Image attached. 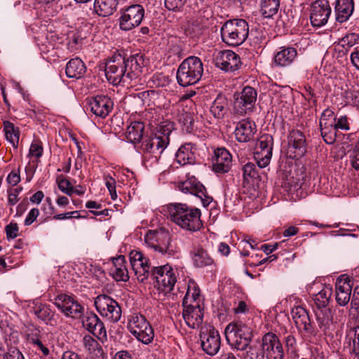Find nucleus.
Segmentation results:
<instances>
[{"instance_id":"obj_1","label":"nucleus","mask_w":359,"mask_h":359,"mask_svg":"<svg viewBox=\"0 0 359 359\" xmlns=\"http://www.w3.org/2000/svg\"><path fill=\"white\" fill-rule=\"evenodd\" d=\"M144 66L142 55L136 54L126 57L121 53H115L106 63L105 75L113 85L121 82L130 83L142 76Z\"/></svg>"},{"instance_id":"obj_2","label":"nucleus","mask_w":359,"mask_h":359,"mask_svg":"<svg viewBox=\"0 0 359 359\" xmlns=\"http://www.w3.org/2000/svg\"><path fill=\"white\" fill-rule=\"evenodd\" d=\"M165 211L172 222L184 230L194 232L203 226L201 212L198 208L186 203H174L167 205Z\"/></svg>"},{"instance_id":"obj_3","label":"nucleus","mask_w":359,"mask_h":359,"mask_svg":"<svg viewBox=\"0 0 359 359\" xmlns=\"http://www.w3.org/2000/svg\"><path fill=\"white\" fill-rule=\"evenodd\" d=\"M173 125L163 123L158 128L154 136L147 138L142 143V149L146 158H151L152 163H156L170 142Z\"/></svg>"},{"instance_id":"obj_4","label":"nucleus","mask_w":359,"mask_h":359,"mask_svg":"<svg viewBox=\"0 0 359 359\" xmlns=\"http://www.w3.org/2000/svg\"><path fill=\"white\" fill-rule=\"evenodd\" d=\"M222 40L229 46L243 44L249 34V25L243 19L226 20L220 28Z\"/></svg>"},{"instance_id":"obj_5","label":"nucleus","mask_w":359,"mask_h":359,"mask_svg":"<svg viewBox=\"0 0 359 359\" xmlns=\"http://www.w3.org/2000/svg\"><path fill=\"white\" fill-rule=\"evenodd\" d=\"M203 66L201 59L190 56L184 60L177 72V83L184 87L198 83L202 77Z\"/></svg>"},{"instance_id":"obj_6","label":"nucleus","mask_w":359,"mask_h":359,"mask_svg":"<svg viewBox=\"0 0 359 359\" xmlns=\"http://www.w3.org/2000/svg\"><path fill=\"white\" fill-rule=\"evenodd\" d=\"M316 323L320 332L325 335H330L336 330L338 324H344L346 318L344 309H316Z\"/></svg>"},{"instance_id":"obj_7","label":"nucleus","mask_w":359,"mask_h":359,"mask_svg":"<svg viewBox=\"0 0 359 359\" xmlns=\"http://www.w3.org/2000/svg\"><path fill=\"white\" fill-rule=\"evenodd\" d=\"M252 337V328L241 321L231 323L225 328V337L228 344L238 350L246 349Z\"/></svg>"},{"instance_id":"obj_8","label":"nucleus","mask_w":359,"mask_h":359,"mask_svg":"<svg viewBox=\"0 0 359 359\" xmlns=\"http://www.w3.org/2000/svg\"><path fill=\"white\" fill-rule=\"evenodd\" d=\"M144 241L154 251L167 257H173L177 252L171 245L170 235L165 229L149 231L144 236Z\"/></svg>"},{"instance_id":"obj_9","label":"nucleus","mask_w":359,"mask_h":359,"mask_svg":"<svg viewBox=\"0 0 359 359\" xmlns=\"http://www.w3.org/2000/svg\"><path fill=\"white\" fill-rule=\"evenodd\" d=\"M128 329L138 341L144 344H150L154 339V330L143 315H131L128 319Z\"/></svg>"},{"instance_id":"obj_10","label":"nucleus","mask_w":359,"mask_h":359,"mask_svg":"<svg viewBox=\"0 0 359 359\" xmlns=\"http://www.w3.org/2000/svg\"><path fill=\"white\" fill-rule=\"evenodd\" d=\"M97 312L110 323H117L122 315L119 304L107 294H100L94 302Z\"/></svg>"},{"instance_id":"obj_11","label":"nucleus","mask_w":359,"mask_h":359,"mask_svg":"<svg viewBox=\"0 0 359 359\" xmlns=\"http://www.w3.org/2000/svg\"><path fill=\"white\" fill-rule=\"evenodd\" d=\"M151 278L156 281L157 288L165 293L173 290L177 281L175 272L169 264L153 266Z\"/></svg>"},{"instance_id":"obj_12","label":"nucleus","mask_w":359,"mask_h":359,"mask_svg":"<svg viewBox=\"0 0 359 359\" xmlns=\"http://www.w3.org/2000/svg\"><path fill=\"white\" fill-rule=\"evenodd\" d=\"M144 16V9L140 4H133L122 10L119 18L121 29L129 31L139 26Z\"/></svg>"},{"instance_id":"obj_13","label":"nucleus","mask_w":359,"mask_h":359,"mask_svg":"<svg viewBox=\"0 0 359 359\" xmlns=\"http://www.w3.org/2000/svg\"><path fill=\"white\" fill-rule=\"evenodd\" d=\"M190 302V291L187 292L183 299V318L187 325L191 328H196L203 323V313L200 304Z\"/></svg>"},{"instance_id":"obj_14","label":"nucleus","mask_w":359,"mask_h":359,"mask_svg":"<svg viewBox=\"0 0 359 359\" xmlns=\"http://www.w3.org/2000/svg\"><path fill=\"white\" fill-rule=\"evenodd\" d=\"M130 262L133 271H134L137 280L144 283L149 277H151L152 267L148 258L137 250H133L130 253Z\"/></svg>"},{"instance_id":"obj_15","label":"nucleus","mask_w":359,"mask_h":359,"mask_svg":"<svg viewBox=\"0 0 359 359\" xmlns=\"http://www.w3.org/2000/svg\"><path fill=\"white\" fill-rule=\"evenodd\" d=\"M201 347L210 355H215L220 348V336L219 332L212 326L201 328L200 333Z\"/></svg>"},{"instance_id":"obj_16","label":"nucleus","mask_w":359,"mask_h":359,"mask_svg":"<svg viewBox=\"0 0 359 359\" xmlns=\"http://www.w3.org/2000/svg\"><path fill=\"white\" fill-rule=\"evenodd\" d=\"M55 305L67 317L79 319L83 316L84 308L67 294L57 295L55 299Z\"/></svg>"},{"instance_id":"obj_17","label":"nucleus","mask_w":359,"mask_h":359,"mask_svg":"<svg viewBox=\"0 0 359 359\" xmlns=\"http://www.w3.org/2000/svg\"><path fill=\"white\" fill-rule=\"evenodd\" d=\"M273 137L269 134L262 135L258 140L255 159L259 168L266 167L271 161L273 150Z\"/></svg>"},{"instance_id":"obj_18","label":"nucleus","mask_w":359,"mask_h":359,"mask_svg":"<svg viewBox=\"0 0 359 359\" xmlns=\"http://www.w3.org/2000/svg\"><path fill=\"white\" fill-rule=\"evenodd\" d=\"M266 359H284L285 352L278 337L273 333L265 334L262 339V345Z\"/></svg>"},{"instance_id":"obj_19","label":"nucleus","mask_w":359,"mask_h":359,"mask_svg":"<svg viewBox=\"0 0 359 359\" xmlns=\"http://www.w3.org/2000/svg\"><path fill=\"white\" fill-rule=\"evenodd\" d=\"M256 100V90L252 87L245 86L240 93L235 95L234 109L238 114H246L252 110Z\"/></svg>"},{"instance_id":"obj_20","label":"nucleus","mask_w":359,"mask_h":359,"mask_svg":"<svg viewBox=\"0 0 359 359\" xmlns=\"http://www.w3.org/2000/svg\"><path fill=\"white\" fill-rule=\"evenodd\" d=\"M215 62L217 67L226 72L238 70L242 64L239 55L231 50L219 51Z\"/></svg>"},{"instance_id":"obj_21","label":"nucleus","mask_w":359,"mask_h":359,"mask_svg":"<svg viewBox=\"0 0 359 359\" xmlns=\"http://www.w3.org/2000/svg\"><path fill=\"white\" fill-rule=\"evenodd\" d=\"M331 14V8L327 0H316L311 8L310 19L313 27L325 25Z\"/></svg>"},{"instance_id":"obj_22","label":"nucleus","mask_w":359,"mask_h":359,"mask_svg":"<svg viewBox=\"0 0 359 359\" xmlns=\"http://www.w3.org/2000/svg\"><path fill=\"white\" fill-rule=\"evenodd\" d=\"M335 121L333 111L330 109L323 111L320 119V128L321 135L328 144H331L335 141Z\"/></svg>"},{"instance_id":"obj_23","label":"nucleus","mask_w":359,"mask_h":359,"mask_svg":"<svg viewBox=\"0 0 359 359\" xmlns=\"http://www.w3.org/2000/svg\"><path fill=\"white\" fill-rule=\"evenodd\" d=\"M179 189L184 193H190L198 196L204 207L208 206L212 201V198L208 195L205 187L195 178L182 182Z\"/></svg>"},{"instance_id":"obj_24","label":"nucleus","mask_w":359,"mask_h":359,"mask_svg":"<svg viewBox=\"0 0 359 359\" xmlns=\"http://www.w3.org/2000/svg\"><path fill=\"white\" fill-rule=\"evenodd\" d=\"M83 326L101 341L107 339V330L104 323L93 312H87L82 320Z\"/></svg>"},{"instance_id":"obj_25","label":"nucleus","mask_w":359,"mask_h":359,"mask_svg":"<svg viewBox=\"0 0 359 359\" xmlns=\"http://www.w3.org/2000/svg\"><path fill=\"white\" fill-rule=\"evenodd\" d=\"M88 106L95 115L104 118L111 111L114 103L108 96L97 95L89 100Z\"/></svg>"},{"instance_id":"obj_26","label":"nucleus","mask_w":359,"mask_h":359,"mask_svg":"<svg viewBox=\"0 0 359 359\" xmlns=\"http://www.w3.org/2000/svg\"><path fill=\"white\" fill-rule=\"evenodd\" d=\"M212 170L215 172L226 173L229 171L232 165L230 153L224 148H218L215 151L212 159Z\"/></svg>"},{"instance_id":"obj_27","label":"nucleus","mask_w":359,"mask_h":359,"mask_svg":"<svg viewBox=\"0 0 359 359\" xmlns=\"http://www.w3.org/2000/svg\"><path fill=\"white\" fill-rule=\"evenodd\" d=\"M256 132L257 126L255 123L249 119H243L237 123L234 134L238 142H248L253 140Z\"/></svg>"},{"instance_id":"obj_28","label":"nucleus","mask_w":359,"mask_h":359,"mask_svg":"<svg viewBox=\"0 0 359 359\" xmlns=\"http://www.w3.org/2000/svg\"><path fill=\"white\" fill-rule=\"evenodd\" d=\"M288 147L294 157H302L306 151L304 135L300 130H292L288 135Z\"/></svg>"},{"instance_id":"obj_29","label":"nucleus","mask_w":359,"mask_h":359,"mask_svg":"<svg viewBox=\"0 0 359 359\" xmlns=\"http://www.w3.org/2000/svg\"><path fill=\"white\" fill-rule=\"evenodd\" d=\"M297 50L292 46H281L274 55L273 62L280 67L290 66L297 57Z\"/></svg>"},{"instance_id":"obj_30","label":"nucleus","mask_w":359,"mask_h":359,"mask_svg":"<svg viewBox=\"0 0 359 359\" xmlns=\"http://www.w3.org/2000/svg\"><path fill=\"white\" fill-rule=\"evenodd\" d=\"M197 148L195 144L187 143L177 150L175 158L181 165H194L196 162Z\"/></svg>"},{"instance_id":"obj_31","label":"nucleus","mask_w":359,"mask_h":359,"mask_svg":"<svg viewBox=\"0 0 359 359\" xmlns=\"http://www.w3.org/2000/svg\"><path fill=\"white\" fill-rule=\"evenodd\" d=\"M335 290L337 304L340 306L346 305L350 301L351 294V285L348 278H339L336 282Z\"/></svg>"},{"instance_id":"obj_32","label":"nucleus","mask_w":359,"mask_h":359,"mask_svg":"<svg viewBox=\"0 0 359 359\" xmlns=\"http://www.w3.org/2000/svg\"><path fill=\"white\" fill-rule=\"evenodd\" d=\"M190 256L195 267L203 268L214 265V259L202 246L193 247L190 251Z\"/></svg>"},{"instance_id":"obj_33","label":"nucleus","mask_w":359,"mask_h":359,"mask_svg":"<svg viewBox=\"0 0 359 359\" xmlns=\"http://www.w3.org/2000/svg\"><path fill=\"white\" fill-rule=\"evenodd\" d=\"M292 319L297 327L307 332H312V326L307 311L302 306H296L291 311Z\"/></svg>"},{"instance_id":"obj_34","label":"nucleus","mask_w":359,"mask_h":359,"mask_svg":"<svg viewBox=\"0 0 359 359\" xmlns=\"http://www.w3.org/2000/svg\"><path fill=\"white\" fill-rule=\"evenodd\" d=\"M354 10L353 0H337L335 6L336 20L342 23L349 19Z\"/></svg>"},{"instance_id":"obj_35","label":"nucleus","mask_w":359,"mask_h":359,"mask_svg":"<svg viewBox=\"0 0 359 359\" xmlns=\"http://www.w3.org/2000/svg\"><path fill=\"white\" fill-rule=\"evenodd\" d=\"M124 256H119L114 260L110 274L116 281L126 282L129 280L128 271L125 265Z\"/></svg>"},{"instance_id":"obj_36","label":"nucleus","mask_w":359,"mask_h":359,"mask_svg":"<svg viewBox=\"0 0 359 359\" xmlns=\"http://www.w3.org/2000/svg\"><path fill=\"white\" fill-rule=\"evenodd\" d=\"M83 345L88 353L95 359H104L106 358L102 347L91 336L86 335L83 337Z\"/></svg>"},{"instance_id":"obj_37","label":"nucleus","mask_w":359,"mask_h":359,"mask_svg":"<svg viewBox=\"0 0 359 359\" xmlns=\"http://www.w3.org/2000/svg\"><path fill=\"white\" fill-rule=\"evenodd\" d=\"M86 66L79 58L70 60L66 65V74L69 78L79 79L86 72Z\"/></svg>"},{"instance_id":"obj_38","label":"nucleus","mask_w":359,"mask_h":359,"mask_svg":"<svg viewBox=\"0 0 359 359\" xmlns=\"http://www.w3.org/2000/svg\"><path fill=\"white\" fill-rule=\"evenodd\" d=\"M119 0H95L94 8L100 16H109L116 11Z\"/></svg>"},{"instance_id":"obj_39","label":"nucleus","mask_w":359,"mask_h":359,"mask_svg":"<svg viewBox=\"0 0 359 359\" xmlns=\"http://www.w3.org/2000/svg\"><path fill=\"white\" fill-rule=\"evenodd\" d=\"M144 126L142 122H132L127 128L126 137L127 140L133 144L140 142L142 139Z\"/></svg>"},{"instance_id":"obj_40","label":"nucleus","mask_w":359,"mask_h":359,"mask_svg":"<svg viewBox=\"0 0 359 359\" xmlns=\"http://www.w3.org/2000/svg\"><path fill=\"white\" fill-rule=\"evenodd\" d=\"M3 126L6 140L16 149L18 147L20 138L19 128L15 127L14 124L9 121H4L3 122Z\"/></svg>"},{"instance_id":"obj_41","label":"nucleus","mask_w":359,"mask_h":359,"mask_svg":"<svg viewBox=\"0 0 359 359\" xmlns=\"http://www.w3.org/2000/svg\"><path fill=\"white\" fill-rule=\"evenodd\" d=\"M33 311L38 318L46 322V323H50L51 324V322L54 318L55 313L50 309L49 305L43 304L41 303L36 304L33 307Z\"/></svg>"},{"instance_id":"obj_42","label":"nucleus","mask_w":359,"mask_h":359,"mask_svg":"<svg viewBox=\"0 0 359 359\" xmlns=\"http://www.w3.org/2000/svg\"><path fill=\"white\" fill-rule=\"evenodd\" d=\"M227 99L222 95H218L213 102L210 111L215 118H222L227 111Z\"/></svg>"},{"instance_id":"obj_43","label":"nucleus","mask_w":359,"mask_h":359,"mask_svg":"<svg viewBox=\"0 0 359 359\" xmlns=\"http://www.w3.org/2000/svg\"><path fill=\"white\" fill-rule=\"evenodd\" d=\"M280 8V0H262L261 13L266 18L275 15Z\"/></svg>"},{"instance_id":"obj_44","label":"nucleus","mask_w":359,"mask_h":359,"mask_svg":"<svg viewBox=\"0 0 359 359\" xmlns=\"http://www.w3.org/2000/svg\"><path fill=\"white\" fill-rule=\"evenodd\" d=\"M332 295V289L325 287L316 294L313 298L316 309H327V305Z\"/></svg>"},{"instance_id":"obj_45","label":"nucleus","mask_w":359,"mask_h":359,"mask_svg":"<svg viewBox=\"0 0 359 359\" xmlns=\"http://www.w3.org/2000/svg\"><path fill=\"white\" fill-rule=\"evenodd\" d=\"M341 97L346 104L359 107V90L354 88H342Z\"/></svg>"},{"instance_id":"obj_46","label":"nucleus","mask_w":359,"mask_h":359,"mask_svg":"<svg viewBox=\"0 0 359 359\" xmlns=\"http://www.w3.org/2000/svg\"><path fill=\"white\" fill-rule=\"evenodd\" d=\"M27 340L30 344H33L39 350H40L43 355L47 356L49 354V349L41 342L38 332L28 334Z\"/></svg>"},{"instance_id":"obj_47","label":"nucleus","mask_w":359,"mask_h":359,"mask_svg":"<svg viewBox=\"0 0 359 359\" xmlns=\"http://www.w3.org/2000/svg\"><path fill=\"white\" fill-rule=\"evenodd\" d=\"M244 181L249 182L250 179L256 178L258 176V171L253 163H248L243 168Z\"/></svg>"},{"instance_id":"obj_48","label":"nucleus","mask_w":359,"mask_h":359,"mask_svg":"<svg viewBox=\"0 0 359 359\" xmlns=\"http://www.w3.org/2000/svg\"><path fill=\"white\" fill-rule=\"evenodd\" d=\"M359 41V35L356 33H349L344 36L341 41L340 44L344 48H350L355 45Z\"/></svg>"},{"instance_id":"obj_49","label":"nucleus","mask_w":359,"mask_h":359,"mask_svg":"<svg viewBox=\"0 0 359 359\" xmlns=\"http://www.w3.org/2000/svg\"><path fill=\"white\" fill-rule=\"evenodd\" d=\"M57 183L59 189L62 192L69 196H72L74 194V187L67 179L60 177L57 180Z\"/></svg>"},{"instance_id":"obj_50","label":"nucleus","mask_w":359,"mask_h":359,"mask_svg":"<svg viewBox=\"0 0 359 359\" xmlns=\"http://www.w3.org/2000/svg\"><path fill=\"white\" fill-rule=\"evenodd\" d=\"M246 354L249 359H264L266 358V353L262 346L261 348L254 346H250Z\"/></svg>"},{"instance_id":"obj_51","label":"nucleus","mask_w":359,"mask_h":359,"mask_svg":"<svg viewBox=\"0 0 359 359\" xmlns=\"http://www.w3.org/2000/svg\"><path fill=\"white\" fill-rule=\"evenodd\" d=\"M43 151L42 142L39 140H34L30 146L29 154L40 158L43 154Z\"/></svg>"},{"instance_id":"obj_52","label":"nucleus","mask_w":359,"mask_h":359,"mask_svg":"<svg viewBox=\"0 0 359 359\" xmlns=\"http://www.w3.org/2000/svg\"><path fill=\"white\" fill-rule=\"evenodd\" d=\"M283 341L287 352L295 351L297 347V339L292 333H287V335L284 337Z\"/></svg>"},{"instance_id":"obj_53","label":"nucleus","mask_w":359,"mask_h":359,"mask_svg":"<svg viewBox=\"0 0 359 359\" xmlns=\"http://www.w3.org/2000/svg\"><path fill=\"white\" fill-rule=\"evenodd\" d=\"M22 187L10 188L8 189V202L10 205H14L19 201L18 195L22 191Z\"/></svg>"},{"instance_id":"obj_54","label":"nucleus","mask_w":359,"mask_h":359,"mask_svg":"<svg viewBox=\"0 0 359 359\" xmlns=\"http://www.w3.org/2000/svg\"><path fill=\"white\" fill-rule=\"evenodd\" d=\"M187 0H165V7L173 11H180L186 3Z\"/></svg>"},{"instance_id":"obj_55","label":"nucleus","mask_w":359,"mask_h":359,"mask_svg":"<svg viewBox=\"0 0 359 359\" xmlns=\"http://www.w3.org/2000/svg\"><path fill=\"white\" fill-rule=\"evenodd\" d=\"M19 228L16 223H10L6 226V237L8 240L13 239L18 236Z\"/></svg>"},{"instance_id":"obj_56","label":"nucleus","mask_w":359,"mask_h":359,"mask_svg":"<svg viewBox=\"0 0 359 359\" xmlns=\"http://www.w3.org/2000/svg\"><path fill=\"white\" fill-rule=\"evenodd\" d=\"M6 181L11 186H16L20 182V170H12L8 174Z\"/></svg>"},{"instance_id":"obj_57","label":"nucleus","mask_w":359,"mask_h":359,"mask_svg":"<svg viewBox=\"0 0 359 359\" xmlns=\"http://www.w3.org/2000/svg\"><path fill=\"white\" fill-rule=\"evenodd\" d=\"M350 161L352 166L355 169H359V150L354 148L349 155Z\"/></svg>"},{"instance_id":"obj_58","label":"nucleus","mask_w":359,"mask_h":359,"mask_svg":"<svg viewBox=\"0 0 359 359\" xmlns=\"http://www.w3.org/2000/svg\"><path fill=\"white\" fill-rule=\"evenodd\" d=\"M335 137H337V129H341L348 130H349V126L347 121V118L346 116L340 117L337 122L335 121Z\"/></svg>"},{"instance_id":"obj_59","label":"nucleus","mask_w":359,"mask_h":359,"mask_svg":"<svg viewBox=\"0 0 359 359\" xmlns=\"http://www.w3.org/2000/svg\"><path fill=\"white\" fill-rule=\"evenodd\" d=\"M39 215V211L37 208H32L28 213L25 219V225L29 226L32 224L37 218Z\"/></svg>"},{"instance_id":"obj_60","label":"nucleus","mask_w":359,"mask_h":359,"mask_svg":"<svg viewBox=\"0 0 359 359\" xmlns=\"http://www.w3.org/2000/svg\"><path fill=\"white\" fill-rule=\"evenodd\" d=\"M351 65L359 71V49L355 48L350 54Z\"/></svg>"},{"instance_id":"obj_61","label":"nucleus","mask_w":359,"mask_h":359,"mask_svg":"<svg viewBox=\"0 0 359 359\" xmlns=\"http://www.w3.org/2000/svg\"><path fill=\"white\" fill-rule=\"evenodd\" d=\"M6 359H25L24 355L18 349H11L6 353Z\"/></svg>"},{"instance_id":"obj_62","label":"nucleus","mask_w":359,"mask_h":359,"mask_svg":"<svg viewBox=\"0 0 359 359\" xmlns=\"http://www.w3.org/2000/svg\"><path fill=\"white\" fill-rule=\"evenodd\" d=\"M104 180L109 191H111V190L116 189V180L112 177L109 175H105L104 177Z\"/></svg>"},{"instance_id":"obj_63","label":"nucleus","mask_w":359,"mask_h":359,"mask_svg":"<svg viewBox=\"0 0 359 359\" xmlns=\"http://www.w3.org/2000/svg\"><path fill=\"white\" fill-rule=\"evenodd\" d=\"M61 359H83L81 355L73 351H66L63 353Z\"/></svg>"},{"instance_id":"obj_64","label":"nucleus","mask_w":359,"mask_h":359,"mask_svg":"<svg viewBox=\"0 0 359 359\" xmlns=\"http://www.w3.org/2000/svg\"><path fill=\"white\" fill-rule=\"evenodd\" d=\"M113 359H132L129 353L126 351H118Z\"/></svg>"}]
</instances>
